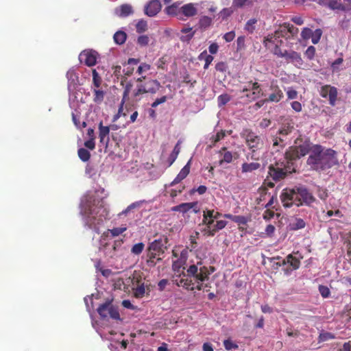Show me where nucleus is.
Listing matches in <instances>:
<instances>
[{"instance_id":"nucleus-53","label":"nucleus","mask_w":351,"mask_h":351,"mask_svg":"<svg viewBox=\"0 0 351 351\" xmlns=\"http://www.w3.org/2000/svg\"><path fill=\"white\" fill-rule=\"evenodd\" d=\"M93 84L96 88H99L100 86L101 79L95 69L93 70Z\"/></svg>"},{"instance_id":"nucleus-45","label":"nucleus","mask_w":351,"mask_h":351,"mask_svg":"<svg viewBox=\"0 0 351 351\" xmlns=\"http://www.w3.org/2000/svg\"><path fill=\"white\" fill-rule=\"evenodd\" d=\"M221 214L217 211H215L214 210H206L203 212V216H206L208 218H214L215 219H218Z\"/></svg>"},{"instance_id":"nucleus-64","label":"nucleus","mask_w":351,"mask_h":351,"mask_svg":"<svg viewBox=\"0 0 351 351\" xmlns=\"http://www.w3.org/2000/svg\"><path fill=\"white\" fill-rule=\"evenodd\" d=\"M343 62V58H339L337 60H335L332 64H331V68L332 69V71H339V66Z\"/></svg>"},{"instance_id":"nucleus-60","label":"nucleus","mask_w":351,"mask_h":351,"mask_svg":"<svg viewBox=\"0 0 351 351\" xmlns=\"http://www.w3.org/2000/svg\"><path fill=\"white\" fill-rule=\"evenodd\" d=\"M334 337H335L332 333L326 332L321 333L319 335V341H326L329 339H332Z\"/></svg>"},{"instance_id":"nucleus-39","label":"nucleus","mask_w":351,"mask_h":351,"mask_svg":"<svg viewBox=\"0 0 351 351\" xmlns=\"http://www.w3.org/2000/svg\"><path fill=\"white\" fill-rule=\"evenodd\" d=\"M145 247V245L143 243H138L134 245L131 249L132 254L134 255H139L142 253Z\"/></svg>"},{"instance_id":"nucleus-26","label":"nucleus","mask_w":351,"mask_h":351,"mask_svg":"<svg viewBox=\"0 0 351 351\" xmlns=\"http://www.w3.org/2000/svg\"><path fill=\"white\" fill-rule=\"evenodd\" d=\"M198 203L197 202H188V203H182L178 206H173L171 210L176 212H180L182 213H185L191 210L192 208H195Z\"/></svg>"},{"instance_id":"nucleus-1","label":"nucleus","mask_w":351,"mask_h":351,"mask_svg":"<svg viewBox=\"0 0 351 351\" xmlns=\"http://www.w3.org/2000/svg\"><path fill=\"white\" fill-rule=\"evenodd\" d=\"M95 193L88 192L80 203V214L82 216L84 226L99 234L100 228L108 215V210L104 205L102 198L96 196Z\"/></svg>"},{"instance_id":"nucleus-17","label":"nucleus","mask_w":351,"mask_h":351,"mask_svg":"<svg viewBox=\"0 0 351 351\" xmlns=\"http://www.w3.org/2000/svg\"><path fill=\"white\" fill-rule=\"evenodd\" d=\"M134 12L132 6L130 4L125 3L117 7L114 9V14L121 18L127 17Z\"/></svg>"},{"instance_id":"nucleus-46","label":"nucleus","mask_w":351,"mask_h":351,"mask_svg":"<svg viewBox=\"0 0 351 351\" xmlns=\"http://www.w3.org/2000/svg\"><path fill=\"white\" fill-rule=\"evenodd\" d=\"M136 32L143 33L147 29V23L144 20H140L136 25Z\"/></svg>"},{"instance_id":"nucleus-52","label":"nucleus","mask_w":351,"mask_h":351,"mask_svg":"<svg viewBox=\"0 0 351 351\" xmlns=\"http://www.w3.org/2000/svg\"><path fill=\"white\" fill-rule=\"evenodd\" d=\"M285 50H282L279 47H278V43L277 44H275V46L274 47V48L271 50L272 51V53L277 56L278 57H280V58H284L285 56Z\"/></svg>"},{"instance_id":"nucleus-30","label":"nucleus","mask_w":351,"mask_h":351,"mask_svg":"<svg viewBox=\"0 0 351 351\" xmlns=\"http://www.w3.org/2000/svg\"><path fill=\"white\" fill-rule=\"evenodd\" d=\"M227 223L228 222L224 220L217 221L216 223L213 225L212 230H208V236H214L217 231L224 228Z\"/></svg>"},{"instance_id":"nucleus-36","label":"nucleus","mask_w":351,"mask_h":351,"mask_svg":"<svg viewBox=\"0 0 351 351\" xmlns=\"http://www.w3.org/2000/svg\"><path fill=\"white\" fill-rule=\"evenodd\" d=\"M114 40L118 45H121L125 43L126 40V34L122 31L117 32L114 35Z\"/></svg>"},{"instance_id":"nucleus-63","label":"nucleus","mask_w":351,"mask_h":351,"mask_svg":"<svg viewBox=\"0 0 351 351\" xmlns=\"http://www.w3.org/2000/svg\"><path fill=\"white\" fill-rule=\"evenodd\" d=\"M223 346L225 348L228 350L238 348V346L236 343H234V342L229 339H226L223 341Z\"/></svg>"},{"instance_id":"nucleus-5","label":"nucleus","mask_w":351,"mask_h":351,"mask_svg":"<svg viewBox=\"0 0 351 351\" xmlns=\"http://www.w3.org/2000/svg\"><path fill=\"white\" fill-rule=\"evenodd\" d=\"M186 273L188 277L194 278V284H197L196 288L200 291L203 287L202 282L208 279L211 272L208 271V267L202 266L201 261H198L196 264L191 265L187 269Z\"/></svg>"},{"instance_id":"nucleus-8","label":"nucleus","mask_w":351,"mask_h":351,"mask_svg":"<svg viewBox=\"0 0 351 351\" xmlns=\"http://www.w3.org/2000/svg\"><path fill=\"white\" fill-rule=\"evenodd\" d=\"M166 243V239H159L152 242L148 247V256L151 258H155L157 256L163 254L167 248Z\"/></svg>"},{"instance_id":"nucleus-35","label":"nucleus","mask_w":351,"mask_h":351,"mask_svg":"<svg viewBox=\"0 0 351 351\" xmlns=\"http://www.w3.org/2000/svg\"><path fill=\"white\" fill-rule=\"evenodd\" d=\"M279 40L277 39L275 36H267L265 38L263 41V44L266 48H267L269 50H271L275 46V44L278 43Z\"/></svg>"},{"instance_id":"nucleus-4","label":"nucleus","mask_w":351,"mask_h":351,"mask_svg":"<svg viewBox=\"0 0 351 351\" xmlns=\"http://www.w3.org/2000/svg\"><path fill=\"white\" fill-rule=\"evenodd\" d=\"M241 136L245 138V143L251 150L250 157L253 160H258L260 159L258 150L263 148V141L261 137L250 130H244L241 133Z\"/></svg>"},{"instance_id":"nucleus-43","label":"nucleus","mask_w":351,"mask_h":351,"mask_svg":"<svg viewBox=\"0 0 351 351\" xmlns=\"http://www.w3.org/2000/svg\"><path fill=\"white\" fill-rule=\"evenodd\" d=\"M127 230L126 226H121L114 228L111 230H108V232H110L112 237H117L124 232Z\"/></svg>"},{"instance_id":"nucleus-42","label":"nucleus","mask_w":351,"mask_h":351,"mask_svg":"<svg viewBox=\"0 0 351 351\" xmlns=\"http://www.w3.org/2000/svg\"><path fill=\"white\" fill-rule=\"evenodd\" d=\"M215 219L214 218H208L206 216H203V223L206 226V228L205 229V231L207 232V234H208V230H212L213 227V223Z\"/></svg>"},{"instance_id":"nucleus-54","label":"nucleus","mask_w":351,"mask_h":351,"mask_svg":"<svg viewBox=\"0 0 351 351\" xmlns=\"http://www.w3.org/2000/svg\"><path fill=\"white\" fill-rule=\"evenodd\" d=\"M249 221V219L242 215H235L234 217V222L239 225H245Z\"/></svg>"},{"instance_id":"nucleus-47","label":"nucleus","mask_w":351,"mask_h":351,"mask_svg":"<svg viewBox=\"0 0 351 351\" xmlns=\"http://www.w3.org/2000/svg\"><path fill=\"white\" fill-rule=\"evenodd\" d=\"M233 5L236 7H243L244 5H252L253 0H233Z\"/></svg>"},{"instance_id":"nucleus-29","label":"nucleus","mask_w":351,"mask_h":351,"mask_svg":"<svg viewBox=\"0 0 351 351\" xmlns=\"http://www.w3.org/2000/svg\"><path fill=\"white\" fill-rule=\"evenodd\" d=\"M319 4L328 6L332 10L343 9L340 0H319Z\"/></svg>"},{"instance_id":"nucleus-23","label":"nucleus","mask_w":351,"mask_h":351,"mask_svg":"<svg viewBox=\"0 0 351 351\" xmlns=\"http://www.w3.org/2000/svg\"><path fill=\"white\" fill-rule=\"evenodd\" d=\"M117 249V244L104 243L101 241L99 246V251L103 252L106 256L113 257L115 255V250Z\"/></svg>"},{"instance_id":"nucleus-11","label":"nucleus","mask_w":351,"mask_h":351,"mask_svg":"<svg viewBox=\"0 0 351 351\" xmlns=\"http://www.w3.org/2000/svg\"><path fill=\"white\" fill-rule=\"evenodd\" d=\"M320 95L322 97L329 99V104L334 106L336 103L337 97V90L335 87L330 85H325L322 86L320 90Z\"/></svg>"},{"instance_id":"nucleus-40","label":"nucleus","mask_w":351,"mask_h":351,"mask_svg":"<svg viewBox=\"0 0 351 351\" xmlns=\"http://www.w3.org/2000/svg\"><path fill=\"white\" fill-rule=\"evenodd\" d=\"M256 22L257 20L256 19H251L249 21H247L244 27L245 30H246L249 33H252L255 29V25Z\"/></svg>"},{"instance_id":"nucleus-34","label":"nucleus","mask_w":351,"mask_h":351,"mask_svg":"<svg viewBox=\"0 0 351 351\" xmlns=\"http://www.w3.org/2000/svg\"><path fill=\"white\" fill-rule=\"evenodd\" d=\"M212 22V18L207 16H202L199 19V27L205 29L211 25Z\"/></svg>"},{"instance_id":"nucleus-13","label":"nucleus","mask_w":351,"mask_h":351,"mask_svg":"<svg viewBox=\"0 0 351 351\" xmlns=\"http://www.w3.org/2000/svg\"><path fill=\"white\" fill-rule=\"evenodd\" d=\"M292 128L289 125H285L282 128H280L278 131V134L280 135L279 137L276 136L274 139L273 147L280 146L281 148L285 147L283 136L288 135L291 133Z\"/></svg>"},{"instance_id":"nucleus-12","label":"nucleus","mask_w":351,"mask_h":351,"mask_svg":"<svg viewBox=\"0 0 351 351\" xmlns=\"http://www.w3.org/2000/svg\"><path fill=\"white\" fill-rule=\"evenodd\" d=\"M288 63H292L295 66L300 67L303 64L301 55L293 50H285L284 58Z\"/></svg>"},{"instance_id":"nucleus-31","label":"nucleus","mask_w":351,"mask_h":351,"mask_svg":"<svg viewBox=\"0 0 351 351\" xmlns=\"http://www.w3.org/2000/svg\"><path fill=\"white\" fill-rule=\"evenodd\" d=\"M283 264H289L292 267L293 269H297L300 267V262L298 258L289 254L286 257V259L283 261Z\"/></svg>"},{"instance_id":"nucleus-49","label":"nucleus","mask_w":351,"mask_h":351,"mask_svg":"<svg viewBox=\"0 0 351 351\" xmlns=\"http://www.w3.org/2000/svg\"><path fill=\"white\" fill-rule=\"evenodd\" d=\"M149 37L147 35H141L137 38V44L141 47H145L149 43Z\"/></svg>"},{"instance_id":"nucleus-55","label":"nucleus","mask_w":351,"mask_h":351,"mask_svg":"<svg viewBox=\"0 0 351 351\" xmlns=\"http://www.w3.org/2000/svg\"><path fill=\"white\" fill-rule=\"evenodd\" d=\"M205 56V64L204 66V69H207L209 66V65L211 64V62L213 60V57L211 55H208L206 51L200 54V57H203Z\"/></svg>"},{"instance_id":"nucleus-16","label":"nucleus","mask_w":351,"mask_h":351,"mask_svg":"<svg viewBox=\"0 0 351 351\" xmlns=\"http://www.w3.org/2000/svg\"><path fill=\"white\" fill-rule=\"evenodd\" d=\"M299 199L302 201V204H311L315 201L312 194L304 187H298Z\"/></svg>"},{"instance_id":"nucleus-28","label":"nucleus","mask_w":351,"mask_h":351,"mask_svg":"<svg viewBox=\"0 0 351 351\" xmlns=\"http://www.w3.org/2000/svg\"><path fill=\"white\" fill-rule=\"evenodd\" d=\"M261 167V164L258 162H244L241 165V172L243 173H252Z\"/></svg>"},{"instance_id":"nucleus-56","label":"nucleus","mask_w":351,"mask_h":351,"mask_svg":"<svg viewBox=\"0 0 351 351\" xmlns=\"http://www.w3.org/2000/svg\"><path fill=\"white\" fill-rule=\"evenodd\" d=\"M319 293L321 294V295L324 298H328L330 294V289H328V287L326 286H324V285L319 286Z\"/></svg>"},{"instance_id":"nucleus-21","label":"nucleus","mask_w":351,"mask_h":351,"mask_svg":"<svg viewBox=\"0 0 351 351\" xmlns=\"http://www.w3.org/2000/svg\"><path fill=\"white\" fill-rule=\"evenodd\" d=\"M147 93L155 94L161 87L160 83L156 80H149L143 84Z\"/></svg>"},{"instance_id":"nucleus-38","label":"nucleus","mask_w":351,"mask_h":351,"mask_svg":"<svg viewBox=\"0 0 351 351\" xmlns=\"http://www.w3.org/2000/svg\"><path fill=\"white\" fill-rule=\"evenodd\" d=\"M125 103V100L123 99L119 105L118 112L116 114L114 115L112 118V121H117L121 116L125 117L126 113L123 112V105Z\"/></svg>"},{"instance_id":"nucleus-7","label":"nucleus","mask_w":351,"mask_h":351,"mask_svg":"<svg viewBox=\"0 0 351 351\" xmlns=\"http://www.w3.org/2000/svg\"><path fill=\"white\" fill-rule=\"evenodd\" d=\"M97 312L100 317L104 319L110 317L114 319H120V315L117 308L112 304L110 300L101 304L97 308Z\"/></svg>"},{"instance_id":"nucleus-51","label":"nucleus","mask_w":351,"mask_h":351,"mask_svg":"<svg viewBox=\"0 0 351 351\" xmlns=\"http://www.w3.org/2000/svg\"><path fill=\"white\" fill-rule=\"evenodd\" d=\"M95 97L94 101L97 103H101L104 100V93L101 90H94Z\"/></svg>"},{"instance_id":"nucleus-61","label":"nucleus","mask_w":351,"mask_h":351,"mask_svg":"<svg viewBox=\"0 0 351 351\" xmlns=\"http://www.w3.org/2000/svg\"><path fill=\"white\" fill-rule=\"evenodd\" d=\"M315 54V48L313 46L308 47L305 51V56L309 60H312L314 58Z\"/></svg>"},{"instance_id":"nucleus-62","label":"nucleus","mask_w":351,"mask_h":351,"mask_svg":"<svg viewBox=\"0 0 351 351\" xmlns=\"http://www.w3.org/2000/svg\"><path fill=\"white\" fill-rule=\"evenodd\" d=\"M151 69V66L147 63H142L137 69V73L141 75L144 72L149 71Z\"/></svg>"},{"instance_id":"nucleus-25","label":"nucleus","mask_w":351,"mask_h":351,"mask_svg":"<svg viewBox=\"0 0 351 351\" xmlns=\"http://www.w3.org/2000/svg\"><path fill=\"white\" fill-rule=\"evenodd\" d=\"M248 91H253L254 96L260 97L261 88L258 83L250 82L241 90L243 93Z\"/></svg>"},{"instance_id":"nucleus-9","label":"nucleus","mask_w":351,"mask_h":351,"mask_svg":"<svg viewBox=\"0 0 351 351\" xmlns=\"http://www.w3.org/2000/svg\"><path fill=\"white\" fill-rule=\"evenodd\" d=\"M199 3H186L180 8V20L184 21L186 18H191L197 14Z\"/></svg>"},{"instance_id":"nucleus-50","label":"nucleus","mask_w":351,"mask_h":351,"mask_svg":"<svg viewBox=\"0 0 351 351\" xmlns=\"http://www.w3.org/2000/svg\"><path fill=\"white\" fill-rule=\"evenodd\" d=\"M305 222L300 218H296L292 223V228L294 230H299L304 228Z\"/></svg>"},{"instance_id":"nucleus-48","label":"nucleus","mask_w":351,"mask_h":351,"mask_svg":"<svg viewBox=\"0 0 351 351\" xmlns=\"http://www.w3.org/2000/svg\"><path fill=\"white\" fill-rule=\"evenodd\" d=\"M230 100V97L228 94H223L217 97L218 106L219 107L224 106Z\"/></svg>"},{"instance_id":"nucleus-41","label":"nucleus","mask_w":351,"mask_h":351,"mask_svg":"<svg viewBox=\"0 0 351 351\" xmlns=\"http://www.w3.org/2000/svg\"><path fill=\"white\" fill-rule=\"evenodd\" d=\"M322 35V31L320 29H317L314 32H312L311 34V41L313 44H317L319 43L321 36Z\"/></svg>"},{"instance_id":"nucleus-3","label":"nucleus","mask_w":351,"mask_h":351,"mask_svg":"<svg viewBox=\"0 0 351 351\" xmlns=\"http://www.w3.org/2000/svg\"><path fill=\"white\" fill-rule=\"evenodd\" d=\"M338 163L336 152L330 149H324L319 145L312 146L307 164L315 171L330 169Z\"/></svg>"},{"instance_id":"nucleus-20","label":"nucleus","mask_w":351,"mask_h":351,"mask_svg":"<svg viewBox=\"0 0 351 351\" xmlns=\"http://www.w3.org/2000/svg\"><path fill=\"white\" fill-rule=\"evenodd\" d=\"M219 154L222 156L219 160L220 165H222L223 162L230 163L233 158L236 159L239 156V154L237 152L232 154L231 152L228 151L226 147H222Z\"/></svg>"},{"instance_id":"nucleus-27","label":"nucleus","mask_w":351,"mask_h":351,"mask_svg":"<svg viewBox=\"0 0 351 351\" xmlns=\"http://www.w3.org/2000/svg\"><path fill=\"white\" fill-rule=\"evenodd\" d=\"M272 93L269 95V97L265 99L267 101L278 102L283 97L282 91L278 87H271Z\"/></svg>"},{"instance_id":"nucleus-10","label":"nucleus","mask_w":351,"mask_h":351,"mask_svg":"<svg viewBox=\"0 0 351 351\" xmlns=\"http://www.w3.org/2000/svg\"><path fill=\"white\" fill-rule=\"evenodd\" d=\"M97 53L93 50H84L79 55V60L88 66H94L97 62Z\"/></svg>"},{"instance_id":"nucleus-58","label":"nucleus","mask_w":351,"mask_h":351,"mask_svg":"<svg viewBox=\"0 0 351 351\" xmlns=\"http://www.w3.org/2000/svg\"><path fill=\"white\" fill-rule=\"evenodd\" d=\"M145 291L144 285H141L134 289V295L138 298H142L145 294Z\"/></svg>"},{"instance_id":"nucleus-37","label":"nucleus","mask_w":351,"mask_h":351,"mask_svg":"<svg viewBox=\"0 0 351 351\" xmlns=\"http://www.w3.org/2000/svg\"><path fill=\"white\" fill-rule=\"evenodd\" d=\"M78 156L82 161L86 162L89 160L90 154L87 149L84 148H80L78 149Z\"/></svg>"},{"instance_id":"nucleus-22","label":"nucleus","mask_w":351,"mask_h":351,"mask_svg":"<svg viewBox=\"0 0 351 351\" xmlns=\"http://www.w3.org/2000/svg\"><path fill=\"white\" fill-rule=\"evenodd\" d=\"M190 163L191 160L186 163V165L180 170L179 173L175 178V179L171 182L170 186H173L178 183H180L182 180H184L190 172Z\"/></svg>"},{"instance_id":"nucleus-19","label":"nucleus","mask_w":351,"mask_h":351,"mask_svg":"<svg viewBox=\"0 0 351 351\" xmlns=\"http://www.w3.org/2000/svg\"><path fill=\"white\" fill-rule=\"evenodd\" d=\"M173 282L177 286L182 287L185 289L189 291H193L195 289L194 282L192 280H189V278H180V276H177L173 278Z\"/></svg>"},{"instance_id":"nucleus-6","label":"nucleus","mask_w":351,"mask_h":351,"mask_svg":"<svg viewBox=\"0 0 351 351\" xmlns=\"http://www.w3.org/2000/svg\"><path fill=\"white\" fill-rule=\"evenodd\" d=\"M280 199L285 207L302 205V201L299 199L298 188L284 189L280 195Z\"/></svg>"},{"instance_id":"nucleus-44","label":"nucleus","mask_w":351,"mask_h":351,"mask_svg":"<svg viewBox=\"0 0 351 351\" xmlns=\"http://www.w3.org/2000/svg\"><path fill=\"white\" fill-rule=\"evenodd\" d=\"M225 136V132H217L216 134L215 135H213L210 140L211 141V145L210 146H213L215 145V144L216 143H217L218 141H221V139H223Z\"/></svg>"},{"instance_id":"nucleus-24","label":"nucleus","mask_w":351,"mask_h":351,"mask_svg":"<svg viewBox=\"0 0 351 351\" xmlns=\"http://www.w3.org/2000/svg\"><path fill=\"white\" fill-rule=\"evenodd\" d=\"M68 80V88L71 90L72 88H75V85L78 82V76L74 68L69 69L66 73Z\"/></svg>"},{"instance_id":"nucleus-57","label":"nucleus","mask_w":351,"mask_h":351,"mask_svg":"<svg viewBox=\"0 0 351 351\" xmlns=\"http://www.w3.org/2000/svg\"><path fill=\"white\" fill-rule=\"evenodd\" d=\"M206 190H207V187L206 186L201 185L199 187H197V189H195V188L192 189L190 191L189 193H190V195H193L195 193L197 192L199 195H203L206 192Z\"/></svg>"},{"instance_id":"nucleus-32","label":"nucleus","mask_w":351,"mask_h":351,"mask_svg":"<svg viewBox=\"0 0 351 351\" xmlns=\"http://www.w3.org/2000/svg\"><path fill=\"white\" fill-rule=\"evenodd\" d=\"M181 32L185 34L180 37V40L183 42L189 41L195 34V32L193 31L192 27L182 28Z\"/></svg>"},{"instance_id":"nucleus-33","label":"nucleus","mask_w":351,"mask_h":351,"mask_svg":"<svg viewBox=\"0 0 351 351\" xmlns=\"http://www.w3.org/2000/svg\"><path fill=\"white\" fill-rule=\"evenodd\" d=\"M180 8L179 4L178 3H175L166 8L165 10L167 14L176 16L180 19Z\"/></svg>"},{"instance_id":"nucleus-2","label":"nucleus","mask_w":351,"mask_h":351,"mask_svg":"<svg viewBox=\"0 0 351 351\" xmlns=\"http://www.w3.org/2000/svg\"><path fill=\"white\" fill-rule=\"evenodd\" d=\"M312 147L308 143H304L298 146H291L285 152L283 162H276L275 165H270L269 174L274 180H280L285 176L294 172L295 168L293 160L305 156L311 152Z\"/></svg>"},{"instance_id":"nucleus-59","label":"nucleus","mask_w":351,"mask_h":351,"mask_svg":"<svg viewBox=\"0 0 351 351\" xmlns=\"http://www.w3.org/2000/svg\"><path fill=\"white\" fill-rule=\"evenodd\" d=\"M312 30L308 27L303 28L301 32V37L303 40H308L311 37Z\"/></svg>"},{"instance_id":"nucleus-18","label":"nucleus","mask_w":351,"mask_h":351,"mask_svg":"<svg viewBox=\"0 0 351 351\" xmlns=\"http://www.w3.org/2000/svg\"><path fill=\"white\" fill-rule=\"evenodd\" d=\"M99 138L100 143L104 145L106 147L108 146L110 138H109V133L110 128L108 126H104L102 125V122H100L99 125Z\"/></svg>"},{"instance_id":"nucleus-15","label":"nucleus","mask_w":351,"mask_h":351,"mask_svg":"<svg viewBox=\"0 0 351 351\" xmlns=\"http://www.w3.org/2000/svg\"><path fill=\"white\" fill-rule=\"evenodd\" d=\"M143 202L144 201H138L132 203L125 210L119 213L118 217L120 219H122L123 217H133L134 210L139 208Z\"/></svg>"},{"instance_id":"nucleus-14","label":"nucleus","mask_w":351,"mask_h":351,"mask_svg":"<svg viewBox=\"0 0 351 351\" xmlns=\"http://www.w3.org/2000/svg\"><path fill=\"white\" fill-rule=\"evenodd\" d=\"M161 9L159 0H152L145 7V13L149 16L156 15Z\"/></svg>"}]
</instances>
